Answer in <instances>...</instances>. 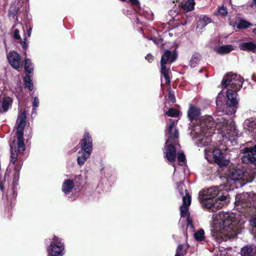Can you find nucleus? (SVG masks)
Returning <instances> with one entry per match:
<instances>
[{
  "mask_svg": "<svg viewBox=\"0 0 256 256\" xmlns=\"http://www.w3.org/2000/svg\"><path fill=\"white\" fill-rule=\"evenodd\" d=\"M200 110L198 107L190 105L188 111V116L190 120L189 124V135L198 146H206L211 141L208 136L212 130H216V122H214L213 118L210 116H205L202 117L196 122L193 120L197 119L200 115Z\"/></svg>",
  "mask_w": 256,
  "mask_h": 256,
  "instance_id": "nucleus-5",
  "label": "nucleus"
},
{
  "mask_svg": "<svg viewBox=\"0 0 256 256\" xmlns=\"http://www.w3.org/2000/svg\"><path fill=\"white\" fill-rule=\"evenodd\" d=\"M168 98L172 102H174L176 101L174 93L172 91L170 88L168 89Z\"/></svg>",
  "mask_w": 256,
  "mask_h": 256,
  "instance_id": "nucleus-35",
  "label": "nucleus"
},
{
  "mask_svg": "<svg viewBox=\"0 0 256 256\" xmlns=\"http://www.w3.org/2000/svg\"><path fill=\"white\" fill-rule=\"evenodd\" d=\"M13 99L10 97L4 96L0 98V113H5L12 107Z\"/></svg>",
  "mask_w": 256,
  "mask_h": 256,
  "instance_id": "nucleus-15",
  "label": "nucleus"
},
{
  "mask_svg": "<svg viewBox=\"0 0 256 256\" xmlns=\"http://www.w3.org/2000/svg\"><path fill=\"white\" fill-rule=\"evenodd\" d=\"M220 96H221V94H220V93L218 94V98H217V100H216V104H218V100H219V98H220Z\"/></svg>",
  "mask_w": 256,
  "mask_h": 256,
  "instance_id": "nucleus-44",
  "label": "nucleus"
},
{
  "mask_svg": "<svg viewBox=\"0 0 256 256\" xmlns=\"http://www.w3.org/2000/svg\"><path fill=\"white\" fill-rule=\"evenodd\" d=\"M26 114L25 112L19 113L16 121V139L10 144L11 156L9 168L6 170L4 175V181L7 180L8 185V198H14L17 195V186L20 178V171L23 162L18 160V154H22L26 150L24 142V129L26 126Z\"/></svg>",
  "mask_w": 256,
  "mask_h": 256,
  "instance_id": "nucleus-3",
  "label": "nucleus"
},
{
  "mask_svg": "<svg viewBox=\"0 0 256 256\" xmlns=\"http://www.w3.org/2000/svg\"><path fill=\"white\" fill-rule=\"evenodd\" d=\"M64 242L62 240L54 236L50 242L48 248V256H62L65 253Z\"/></svg>",
  "mask_w": 256,
  "mask_h": 256,
  "instance_id": "nucleus-10",
  "label": "nucleus"
},
{
  "mask_svg": "<svg viewBox=\"0 0 256 256\" xmlns=\"http://www.w3.org/2000/svg\"><path fill=\"white\" fill-rule=\"evenodd\" d=\"M244 156L242 158L243 162H246V159L252 163L256 164V145L250 148H245L242 150Z\"/></svg>",
  "mask_w": 256,
  "mask_h": 256,
  "instance_id": "nucleus-14",
  "label": "nucleus"
},
{
  "mask_svg": "<svg viewBox=\"0 0 256 256\" xmlns=\"http://www.w3.org/2000/svg\"><path fill=\"white\" fill-rule=\"evenodd\" d=\"M24 70L28 74H32L34 70L33 64L29 58H25L24 60Z\"/></svg>",
  "mask_w": 256,
  "mask_h": 256,
  "instance_id": "nucleus-23",
  "label": "nucleus"
},
{
  "mask_svg": "<svg viewBox=\"0 0 256 256\" xmlns=\"http://www.w3.org/2000/svg\"><path fill=\"white\" fill-rule=\"evenodd\" d=\"M148 40H152L154 44H157L158 42H156V38L155 37H150L148 38Z\"/></svg>",
  "mask_w": 256,
  "mask_h": 256,
  "instance_id": "nucleus-42",
  "label": "nucleus"
},
{
  "mask_svg": "<svg viewBox=\"0 0 256 256\" xmlns=\"http://www.w3.org/2000/svg\"><path fill=\"white\" fill-rule=\"evenodd\" d=\"M252 5L256 6V0H253Z\"/></svg>",
  "mask_w": 256,
  "mask_h": 256,
  "instance_id": "nucleus-45",
  "label": "nucleus"
},
{
  "mask_svg": "<svg viewBox=\"0 0 256 256\" xmlns=\"http://www.w3.org/2000/svg\"><path fill=\"white\" fill-rule=\"evenodd\" d=\"M214 256H230L224 248H216L214 250Z\"/></svg>",
  "mask_w": 256,
  "mask_h": 256,
  "instance_id": "nucleus-22",
  "label": "nucleus"
},
{
  "mask_svg": "<svg viewBox=\"0 0 256 256\" xmlns=\"http://www.w3.org/2000/svg\"><path fill=\"white\" fill-rule=\"evenodd\" d=\"M242 256H256V246L248 245L243 247L240 251Z\"/></svg>",
  "mask_w": 256,
  "mask_h": 256,
  "instance_id": "nucleus-17",
  "label": "nucleus"
},
{
  "mask_svg": "<svg viewBox=\"0 0 256 256\" xmlns=\"http://www.w3.org/2000/svg\"><path fill=\"white\" fill-rule=\"evenodd\" d=\"M216 130H212L210 133L206 134L212 141L206 146H208L204 150L205 158L209 162L214 160L220 166H224L228 164V162L224 159V154L219 148L214 147V144H219L222 148L226 150L228 146L232 145L236 138L238 136L235 124L232 119L226 120L224 117L220 116L216 119Z\"/></svg>",
  "mask_w": 256,
  "mask_h": 256,
  "instance_id": "nucleus-1",
  "label": "nucleus"
},
{
  "mask_svg": "<svg viewBox=\"0 0 256 256\" xmlns=\"http://www.w3.org/2000/svg\"><path fill=\"white\" fill-rule=\"evenodd\" d=\"M128 1L132 5H137L139 4L138 0H128Z\"/></svg>",
  "mask_w": 256,
  "mask_h": 256,
  "instance_id": "nucleus-40",
  "label": "nucleus"
},
{
  "mask_svg": "<svg viewBox=\"0 0 256 256\" xmlns=\"http://www.w3.org/2000/svg\"><path fill=\"white\" fill-rule=\"evenodd\" d=\"M244 80L240 75L232 72L226 74L223 78L222 84L224 88L229 86L226 92V96L228 100L226 106L230 109V112L227 114L234 115L236 111V105L238 104V100L237 98V92L242 87Z\"/></svg>",
  "mask_w": 256,
  "mask_h": 256,
  "instance_id": "nucleus-7",
  "label": "nucleus"
},
{
  "mask_svg": "<svg viewBox=\"0 0 256 256\" xmlns=\"http://www.w3.org/2000/svg\"><path fill=\"white\" fill-rule=\"evenodd\" d=\"M176 57L177 52L176 50L172 51L165 50L164 54L162 56L160 60L161 74L165 79L166 84L168 85L170 84V67L166 68V64H171L176 60Z\"/></svg>",
  "mask_w": 256,
  "mask_h": 256,
  "instance_id": "nucleus-8",
  "label": "nucleus"
},
{
  "mask_svg": "<svg viewBox=\"0 0 256 256\" xmlns=\"http://www.w3.org/2000/svg\"><path fill=\"white\" fill-rule=\"evenodd\" d=\"M218 12L222 16H226L228 13L226 8L224 6L219 7L218 10Z\"/></svg>",
  "mask_w": 256,
  "mask_h": 256,
  "instance_id": "nucleus-33",
  "label": "nucleus"
},
{
  "mask_svg": "<svg viewBox=\"0 0 256 256\" xmlns=\"http://www.w3.org/2000/svg\"><path fill=\"white\" fill-rule=\"evenodd\" d=\"M32 28H30L28 30V36L30 37V34H31V32H32Z\"/></svg>",
  "mask_w": 256,
  "mask_h": 256,
  "instance_id": "nucleus-43",
  "label": "nucleus"
},
{
  "mask_svg": "<svg viewBox=\"0 0 256 256\" xmlns=\"http://www.w3.org/2000/svg\"><path fill=\"white\" fill-rule=\"evenodd\" d=\"M6 58L10 66L14 70H19L23 66V62L21 56L14 51L10 52L6 55Z\"/></svg>",
  "mask_w": 256,
  "mask_h": 256,
  "instance_id": "nucleus-12",
  "label": "nucleus"
},
{
  "mask_svg": "<svg viewBox=\"0 0 256 256\" xmlns=\"http://www.w3.org/2000/svg\"><path fill=\"white\" fill-rule=\"evenodd\" d=\"M245 222L246 217L239 214L220 212L212 216L211 234L218 244L234 238L244 228Z\"/></svg>",
  "mask_w": 256,
  "mask_h": 256,
  "instance_id": "nucleus-4",
  "label": "nucleus"
},
{
  "mask_svg": "<svg viewBox=\"0 0 256 256\" xmlns=\"http://www.w3.org/2000/svg\"><path fill=\"white\" fill-rule=\"evenodd\" d=\"M234 50V48L232 45H224L220 46L216 50L218 53L224 54H228Z\"/></svg>",
  "mask_w": 256,
  "mask_h": 256,
  "instance_id": "nucleus-20",
  "label": "nucleus"
},
{
  "mask_svg": "<svg viewBox=\"0 0 256 256\" xmlns=\"http://www.w3.org/2000/svg\"><path fill=\"white\" fill-rule=\"evenodd\" d=\"M210 22V19L208 16H201L199 18L198 27L202 28Z\"/></svg>",
  "mask_w": 256,
  "mask_h": 256,
  "instance_id": "nucleus-21",
  "label": "nucleus"
},
{
  "mask_svg": "<svg viewBox=\"0 0 256 256\" xmlns=\"http://www.w3.org/2000/svg\"><path fill=\"white\" fill-rule=\"evenodd\" d=\"M39 99L38 96H35L34 98V100L32 102V116L34 114H36V111L37 110V108L39 106Z\"/></svg>",
  "mask_w": 256,
  "mask_h": 256,
  "instance_id": "nucleus-30",
  "label": "nucleus"
},
{
  "mask_svg": "<svg viewBox=\"0 0 256 256\" xmlns=\"http://www.w3.org/2000/svg\"><path fill=\"white\" fill-rule=\"evenodd\" d=\"M166 114L168 116L176 117L179 115V112L176 109L170 108L166 112Z\"/></svg>",
  "mask_w": 256,
  "mask_h": 256,
  "instance_id": "nucleus-31",
  "label": "nucleus"
},
{
  "mask_svg": "<svg viewBox=\"0 0 256 256\" xmlns=\"http://www.w3.org/2000/svg\"><path fill=\"white\" fill-rule=\"evenodd\" d=\"M146 59L147 60L148 62H150L153 60V56L151 54H148L146 56Z\"/></svg>",
  "mask_w": 256,
  "mask_h": 256,
  "instance_id": "nucleus-38",
  "label": "nucleus"
},
{
  "mask_svg": "<svg viewBox=\"0 0 256 256\" xmlns=\"http://www.w3.org/2000/svg\"><path fill=\"white\" fill-rule=\"evenodd\" d=\"M244 128L254 135L256 138V118H250L245 120Z\"/></svg>",
  "mask_w": 256,
  "mask_h": 256,
  "instance_id": "nucleus-16",
  "label": "nucleus"
},
{
  "mask_svg": "<svg viewBox=\"0 0 256 256\" xmlns=\"http://www.w3.org/2000/svg\"><path fill=\"white\" fill-rule=\"evenodd\" d=\"M240 50L256 52V44L252 42H244L240 44Z\"/></svg>",
  "mask_w": 256,
  "mask_h": 256,
  "instance_id": "nucleus-18",
  "label": "nucleus"
},
{
  "mask_svg": "<svg viewBox=\"0 0 256 256\" xmlns=\"http://www.w3.org/2000/svg\"><path fill=\"white\" fill-rule=\"evenodd\" d=\"M182 249V245L179 244L176 248V254L175 256H184V253L183 252Z\"/></svg>",
  "mask_w": 256,
  "mask_h": 256,
  "instance_id": "nucleus-34",
  "label": "nucleus"
},
{
  "mask_svg": "<svg viewBox=\"0 0 256 256\" xmlns=\"http://www.w3.org/2000/svg\"><path fill=\"white\" fill-rule=\"evenodd\" d=\"M184 184L180 182V183H177L178 188L179 190L180 194L182 196V202L183 204L180 208L181 216L182 218L186 217L188 226L193 228L192 220L190 218V214L188 212V206L191 204V196L189 194L188 190H185V195H184L182 192L180 190L182 189Z\"/></svg>",
  "mask_w": 256,
  "mask_h": 256,
  "instance_id": "nucleus-9",
  "label": "nucleus"
},
{
  "mask_svg": "<svg viewBox=\"0 0 256 256\" xmlns=\"http://www.w3.org/2000/svg\"><path fill=\"white\" fill-rule=\"evenodd\" d=\"M170 124L168 128L166 136L168 139L166 142L164 154L168 162L172 164L174 168V178L176 180V166L174 163L176 156L180 162H184L186 160L183 152L178 151L180 145L178 144V132L175 128L178 120L169 119Z\"/></svg>",
  "mask_w": 256,
  "mask_h": 256,
  "instance_id": "nucleus-6",
  "label": "nucleus"
},
{
  "mask_svg": "<svg viewBox=\"0 0 256 256\" xmlns=\"http://www.w3.org/2000/svg\"><path fill=\"white\" fill-rule=\"evenodd\" d=\"M195 240L198 242H202L204 240V232L202 229L196 231L194 234Z\"/></svg>",
  "mask_w": 256,
  "mask_h": 256,
  "instance_id": "nucleus-26",
  "label": "nucleus"
},
{
  "mask_svg": "<svg viewBox=\"0 0 256 256\" xmlns=\"http://www.w3.org/2000/svg\"><path fill=\"white\" fill-rule=\"evenodd\" d=\"M250 224L253 227L252 231L255 236L256 235V218H251L250 220Z\"/></svg>",
  "mask_w": 256,
  "mask_h": 256,
  "instance_id": "nucleus-32",
  "label": "nucleus"
},
{
  "mask_svg": "<svg viewBox=\"0 0 256 256\" xmlns=\"http://www.w3.org/2000/svg\"><path fill=\"white\" fill-rule=\"evenodd\" d=\"M24 82L26 86L30 90H33V83L30 76L28 74L24 77Z\"/></svg>",
  "mask_w": 256,
  "mask_h": 256,
  "instance_id": "nucleus-29",
  "label": "nucleus"
},
{
  "mask_svg": "<svg viewBox=\"0 0 256 256\" xmlns=\"http://www.w3.org/2000/svg\"><path fill=\"white\" fill-rule=\"evenodd\" d=\"M82 154L78 156L77 158V162L80 166H83L88 158L90 156V154L82 152Z\"/></svg>",
  "mask_w": 256,
  "mask_h": 256,
  "instance_id": "nucleus-25",
  "label": "nucleus"
},
{
  "mask_svg": "<svg viewBox=\"0 0 256 256\" xmlns=\"http://www.w3.org/2000/svg\"><path fill=\"white\" fill-rule=\"evenodd\" d=\"M74 188V183L72 180H66L62 184V191L65 194H69Z\"/></svg>",
  "mask_w": 256,
  "mask_h": 256,
  "instance_id": "nucleus-19",
  "label": "nucleus"
},
{
  "mask_svg": "<svg viewBox=\"0 0 256 256\" xmlns=\"http://www.w3.org/2000/svg\"><path fill=\"white\" fill-rule=\"evenodd\" d=\"M14 37L17 40L20 39V36L19 34V30L18 29H15L14 30Z\"/></svg>",
  "mask_w": 256,
  "mask_h": 256,
  "instance_id": "nucleus-36",
  "label": "nucleus"
},
{
  "mask_svg": "<svg viewBox=\"0 0 256 256\" xmlns=\"http://www.w3.org/2000/svg\"><path fill=\"white\" fill-rule=\"evenodd\" d=\"M21 45L24 49H26L28 47V44L26 41H23L21 43Z\"/></svg>",
  "mask_w": 256,
  "mask_h": 256,
  "instance_id": "nucleus-39",
  "label": "nucleus"
},
{
  "mask_svg": "<svg viewBox=\"0 0 256 256\" xmlns=\"http://www.w3.org/2000/svg\"><path fill=\"white\" fill-rule=\"evenodd\" d=\"M252 32L255 35H256V28L253 29Z\"/></svg>",
  "mask_w": 256,
  "mask_h": 256,
  "instance_id": "nucleus-46",
  "label": "nucleus"
},
{
  "mask_svg": "<svg viewBox=\"0 0 256 256\" xmlns=\"http://www.w3.org/2000/svg\"><path fill=\"white\" fill-rule=\"evenodd\" d=\"M16 11L12 12V11L10 10L8 16L10 18V17L14 18L16 15Z\"/></svg>",
  "mask_w": 256,
  "mask_h": 256,
  "instance_id": "nucleus-41",
  "label": "nucleus"
},
{
  "mask_svg": "<svg viewBox=\"0 0 256 256\" xmlns=\"http://www.w3.org/2000/svg\"><path fill=\"white\" fill-rule=\"evenodd\" d=\"M256 200V194L254 192H244L236 196L235 204L237 206L250 208L252 206V202Z\"/></svg>",
  "mask_w": 256,
  "mask_h": 256,
  "instance_id": "nucleus-11",
  "label": "nucleus"
},
{
  "mask_svg": "<svg viewBox=\"0 0 256 256\" xmlns=\"http://www.w3.org/2000/svg\"><path fill=\"white\" fill-rule=\"evenodd\" d=\"M80 144L81 152L91 155L92 150V140L88 132H84Z\"/></svg>",
  "mask_w": 256,
  "mask_h": 256,
  "instance_id": "nucleus-13",
  "label": "nucleus"
},
{
  "mask_svg": "<svg viewBox=\"0 0 256 256\" xmlns=\"http://www.w3.org/2000/svg\"><path fill=\"white\" fill-rule=\"evenodd\" d=\"M178 14V12L175 10H170L169 11V14L171 16L172 18H174Z\"/></svg>",
  "mask_w": 256,
  "mask_h": 256,
  "instance_id": "nucleus-37",
  "label": "nucleus"
},
{
  "mask_svg": "<svg viewBox=\"0 0 256 256\" xmlns=\"http://www.w3.org/2000/svg\"><path fill=\"white\" fill-rule=\"evenodd\" d=\"M226 185L219 187L214 186L199 192V198L202 204L212 212L224 206L229 198L227 194L228 189L223 190L224 187L229 186V190L242 187L248 182H252L254 178H248L246 172L244 173L240 169H230L226 176Z\"/></svg>",
  "mask_w": 256,
  "mask_h": 256,
  "instance_id": "nucleus-2",
  "label": "nucleus"
},
{
  "mask_svg": "<svg viewBox=\"0 0 256 256\" xmlns=\"http://www.w3.org/2000/svg\"><path fill=\"white\" fill-rule=\"evenodd\" d=\"M236 24L237 28L239 29L246 28L252 25L249 22L242 20H239Z\"/></svg>",
  "mask_w": 256,
  "mask_h": 256,
  "instance_id": "nucleus-28",
  "label": "nucleus"
},
{
  "mask_svg": "<svg viewBox=\"0 0 256 256\" xmlns=\"http://www.w3.org/2000/svg\"><path fill=\"white\" fill-rule=\"evenodd\" d=\"M200 60V55L198 54H194L190 60V66L192 68L196 67L198 64V63Z\"/></svg>",
  "mask_w": 256,
  "mask_h": 256,
  "instance_id": "nucleus-24",
  "label": "nucleus"
},
{
  "mask_svg": "<svg viewBox=\"0 0 256 256\" xmlns=\"http://www.w3.org/2000/svg\"><path fill=\"white\" fill-rule=\"evenodd\" d=\"M194 0H188L184 6V10L186 12L192 10L194 8Z\"/></svg>",
  "mask_w": 256,
  "mask_h": 256,
  "instance_id": "nucleus-27",
  "label": "nucleus"
}]
</instances>
